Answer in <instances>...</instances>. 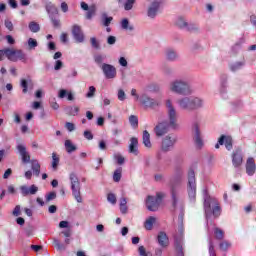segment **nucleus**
Instances as JSON below:
<instances>
[{"label":"nucleus","mask_w":256,"mask_h":256,"mask_svg":"<svg viewBox=\"0 0 256 256\" xmlns=\"http://www.w3.org/2000/svg\"><path fill=\"white\" fill-rule=\"evenodd\" d=\"M169 91H171V93H175V95L182 96L193 95V93H195V90L193 89V86H191V83L181 78L175 79L170 82Z\"/></svg>","instance_id":"nucleus-1"},{"label":"nucleus","mask_w":256,"mask_h":256,"mask_svg":"<svg viewBox=\"0 0 256 256\" xmlns=\"http://www.w3.org/2000/svg\"><path fill=\"white\" fill-rule=\"evenodd\" d=\"M166 105V115L168 123H170L171 129H179V113L177 112V107L173 104V100L167 99L165 102Z\"/></svg>","instance_id":"nucleus-2"},{"label":"nucleus","mask_w":256,"mask_h":256,"mask_svg":"<svg viewBox=\"0 0 256 256\" xmlns=\"http://www.w3.org/2000/svg\"><path fill=\"white\" fill-rule=\"evenodd\" d=\"M204 210L207 220H209L210 215H213L214 219L221 216V206L215 198L206 197L204 199Z\"/></svg>","instance_id":"nucleus-3"},{"label":"nucleus","mask_w":256,"mask_h":256,"mask_svg":"<svg viewBox=\"0 0 256 256\" xmlns=\"http://www.w3.org/2000/svg\"><path fill=\"white\" fill-rule=\"evenodd\" d=\"M70 185L72 189V194L77 203H83V198H81V182L79 177L74 172L69 175Z\"/></svg>","instance_id":"nucleus-4"},{"label":"nucleus","mask_w":256,"mask_h":256,"mask_svg":"<svg viewBox=\"0 0 256 256\" xmlns=\"http://www.w3.org/2000/svg\"><path fill=\"white\" fill-rule=\"evenodd\" d=\"M176 143H177V136L173 134H168L161 141L160 151L162 153H169L173 151V149H175Z\"/></svg>","instance_id":"nucleus-5"},{"label":"nucleus","mask_w":256,"mask_h":256,"mask_svg":"<svg viewBox=\"0 0 256 256\" xmlns=\"http://www.w3.org/2000/svg\"><path fill=\"white\" fill-rule=\"evenodd\" d=\"M192 133L196 149H203L205 142L203 141V136H201V128L199 126V122L195 121L192 123Z\"/></svg>","instance_id":"nucleus-6"},{"label":"nucleus","mask_w":256,"mask_h":256,"mask_svg":"<svg viewBox=\"0 0 256 256\" xmlns=\"http://www.w3.org/2000/svg\"><path fill=\"white\" fill-rule=\"evenodd\" d=\"M188 196L190 201H195V197H197V184L195 182V172L190 170L188 173Z\"/></svg>","instance_id":"nucleus-7"},{"label":"nucleus","mask_w":256,"mask_h":256,"mask_svg":"<svg viewBox=\"0 0 256 256\" xmlns=\"http://www.w3.org/2000/svg\"><path fill=\"white\" fill-rule=\"evenodd\" d=\"M6 57L9 61H12L13 63H17V61H27L23 50L6 48Z\"/></svg>","instance_id":"nucleus-8"},{"label":"nucleus","mask_w":256,"mask_h":256,"mask_svg":"<svg viewBox=\"0 0 256 256\" xmlns=\"http://www.w3.org/2000/svg\"><path fill=\"white\" fill-rule=\"evenodd\" d=\"M161 199H163V194L161 193H158L156 196H148L146 199L148 211H157L159 205H161Z\"/></svg>","instance_id":"nucleus-9"},{"label":"nucleus","mask_w":256,"mask_h":256,"mask_svg":"<svg viewBox=\"0 0 256 256\" xmlns=\"http://www.w3.org/2000/svg\"><path fill=\"white\" fill-rule=\"evenodd\" d=\"M169 129H171V124L167 121H162L155 126L154 133L156 137H163L169 133Z\"/></svg>","instance_id":"nucleus-10"},{"label":"nucleus","mask_w":256,"mask_h":256,"mask_svg":"<svg viewBox=\"0 0 256 256\" xmlns=\"http://www.w3.org/2000/svg\"><path fill=\"white\" fill-rule=\"evenodd\" d=\"M100 69L106 79H115V77H117V68L111 64L103 63Z\"/></svg>","instance_id":"nucleus-11"},{"label":"nucleus","mask_w":256,"mask_h":256,"mask_svg":"<svg viewBox=\"0 0 256 256\" xmlns=\"http://www.w3.org/2000/svg\"><path fill=\"white\" fill-rule=\"evenodd\" d=\"M140 103L146 107V109H155V107H159V105H161L159 101L149 97L147 94H142L140 96Z\"/></svg>","instance_id":"nucleus-12"},{"label":"nucleus","mask_w":256,"mask_h":256,"mask_svg":"<svg viewBox=\"0 0 256 256\" xmlns=\"http://www.w3.org/2000/svg\"><path fill=\"white\" fill-rule=\"evenodd\" d=\"M159 11H161V1L155 0L148 6L147 17L155 19L159 15Z\"/></svg>","instance_id":"nucleus-13"},{"label":"nucleus","mask_w":256,"mask_h":256,"mask_svg":"<svg viewBox=\"0 0 256 256\" xmlns=\"http://www.w3.org/2000/svg\"><path fill=\"white\" fill-rule=\"evenodd\" d=\"M72 35L76 43H85V34L83 33L81 26L74 24L72 26Z\"/></svg>","instance_id":"nucleus-14"},{"label":"nucleus","mask_w":256,"mask_h":256,"mask_svg":"<svg viewBox=\"0 0 256 256\" xmlns=\"http://www.w3.org/2000/svg\"><path fill=\"white\" fill-rule=\"evenodd\" d=\"M220 145H225L227 151H231V149H233V138H231V136L222 135L218 139V143L215 145V149H219Z\"/></svg>","instance_id":"nucleus-15"},{"label":"nucleus","mask_w":256,"mask_h":256,"mask_svg":"<svg viewBox=\"0 0 256 256\" xmlns=\"http://www.w3.org/2000/svg\"><path fill=\"white\" fill-rule=\"evenodd\" d=\"M181 188L179 186H171V197L173 207H177L181 203Z\"/></svg>","instance_id":"nucleus-16"},{"label":"nucleus","mask_w":256,"mask_h":256,"mask_svg":"<svg viewBox=\"0 0 256 256\" xmlns=\"http://www.w3.org/2000/svg\"><path fill=\"white\" fill-rule=\"evenodd\" d=\"M232 165L235 169H239L243 165V152L241 150H235L232 153Z\"/></svg>","instance_id":"nucleus-17"},{"label":"nucleus","mask_w":256,"mask_h":256,"mask_svg":"<svg viewBox=\"0 0 256 256\" xmlns=\"http://www.w3.org/2000/svg\"><path fill=\"white\" fill-rule=\"evenodd\" d=\"M205 101L200 97L190 96V111H197L203 109Z\"/></svg>","instance_id":"nucleus-18"},{"label":"nucleus","mask_w":256,"mask_h":256,"mask_svg":"<svg viewBox=\"0 0 256 256\" xmlns=\"http://www.w3.org/2000/svg\"><path fill=\"white\" fill-rule=\"evenodd\" d=\"M246 173L249 177H253L256 173V164H255V158L249 157L246 160L245 164Z\"/></svg>","instance_id":"nucleus-19"},{"label":"nucleus","mask_w":256,"mask_h":256,"mask_svg":"<svg viewBox=\"0 0 256 256\" xmlns=\"http://www.w3.org/2000/svg\"><path fill=\"white\" fill-rule=\"evenodd\" d=\"M178 106L180 109H183L184 111H191V96H184L177 101Z\"/></svg>","instance_id":"nucleus-20"},{"label":"nucleus","mask_w":256,"mask_h":256,"mask_svg":"<svg viewBox=\"0 0 256 256\" xmlns=\"http://www.w3.org/2000/svg\"><path fill=\"white\" fill-rule=\"evenodd\" d=\"M18 152L20 153V156L22 157L23 163H31V156L29 155V152H27V148L23 144H19L17 146Z\"/></svg>","instance_id":"nucleus-21"},{"label":"nucleus","mask_w":256,"mask_h":256,"mask_svg":"<svg viewBox=\"0 0 256 256\" xmlns=\"http://www.w3.org/2000/svg\"><path fill=\"white\" fill-rule=\"evenodd\" d=\"M128 151L132 155H139V140L136 137L130 139Z\"/></svg>","instance_id":"nucleus-22"},{"label":"nucleus","mask_w":256,"mask_h":256,"mask_svg":"<svg viewBox=\"0 0 256 256\" xmlns=\"http://www.w3.org/2000/svg\"><path fill=\"white\" fill-rule=\"evenodd\" d=\"M120 27L123 31H128L129 33L135 31V25L129 22V19L123 18L120 22Z\"/></svg>","instance_id":"nucleus-23"},{"label":"nucleus","mask_w":256,"mask_h":256,"mask_svg":"<svg viewBox=\"0 0 256 256\" xmlns=\"http://www.w3.org/2000/svg\"><path fill=\"white\" fill-rule=\"evenodd\" d=\"M65 97H67L68 101H75V96L73 95V92H69L66 89H60L58 91V98L65 99Z\"/></svg>","instance_id":"nucleus-24"},{"label":"nucleus","mask_w":256,"mask_h":256,"mask_svg":"<svg viewBox=\"0 0 256 256\" xmlns=\"http://www.w3.org/2000/svg\"><path fill=\"white\" fill-rule=\"evenodd\" d=\"M165 57L167 61H177V59H179V54L177 51H175V49L168 48L165 52Z\"/></svg>","instance_id":"nucleus-25"},{"label":"nucleus","mask_w":256,"mask_h":256,"mask_svg":"<svg viewBox=\"0 0 256 256\" xmlns=\"http://www.w3.org/2000/svg\"><path fill=\"white\" fill-rule=\"evenodd\" d=\"M157 239L160 247L169 246V237H167L165 232H159Z\"/></svg>","instance_id":"nucleus-26"},{"label":"nucleus","mask_w":256,"mask_h":256,"mask_svg":"<svg viewBox=\"0 0 256 256\" xmlns=\"http://www.w3.org/2000/svg\"><path fill=\"white\" fill-rule=\"evenodd\" d=\"M142 141H143V145L147 149H151L153 147V144L151 143V134H149L147 130L143 131Z\"/></svg>","instance_id":"nucleus-27"},{"label":"nucleus","mask_w":256,"mask_h":256,"mask_svg":"<svg viewBox=\"0 0 256 256\" xmlns=\"http://www.w3.org/2000/svg\"><path fill=\"white\" fill-rule=\"evenodd\" d=\"M31 169L35 177H39L41 175V164H39L38 160H31Z\"/></svg>","instance_id":"nucleus-28"},{"label":"nucleus","mask_w":256,"mask_h":256,"mask_svg":"<svg viewBox=\"0 0 256 256\" xmlns=\"http://www.w3.org/2000/svg\"><path fill=\"white\" fill-rule=\"evenodd\" d=\"M155 221L157 219L153 216H150L146 221L144 222V228L146 231H151L153 229V225H155Z\"/></svg>","instance_id":"nucleus-29"},{"label":"nucleus","mask_w":256,"mask_h":256,"mask_svg":"<svg viewBox=\"0 0 256 256\" xmlns=\"http://www.w3.org/2000/svg\"><path fill=\"white\" fill-rule=\"evenodd\" d=\"M245 67V61H238L230 64V70L233 71L234 73L237 71H240V69H243Z\"/></svg>","instance_id":"nucleus-30"},{"label":"nucleus","mask_w":256,"mask_h":256,"mask_svg":"<svg viewBox=\"0 0 256 256\" xmlns=\"http://www.w3.org/2000/svg\"><path fill=\"white\" fill-rule=\"evenodd\" d=\"M46 11L49 15H58L59 9H57V6L55 4L49 2L46 4Z\"/></svg>","instance_id":"nucleus-31"},{"label":"nucleus","mask_w":256,"mask_h":256,"mask_svg":"<svg viewBox=\"0 0 256 256\" xmlns=\"http://www.w3.org/2000/svg\"><path fill=\"white\" fill-rule=\"evenodd\" d=\"M64 146H65L67 153H73V152L77 151V146L75 144H73V142L71 140H65Z\"/></svg>","instance_id":"nucleus-32"},{"label":"nucleus","mask_w":256,"mask_h":256,"mask_svg":"<svg viewBox=\"0 0 256 256\" xmlns=\"http://www.w3.org/2000/svg\"><path fill=\"white\" fill-rule=\"evenodd\" d=\"M113 21V17L108 16L107 13H103L101 16V23L104 27H109Z\"/></svg>","instance_id":"nucleus-33"},{"label":"nucleus","mask_w":256,"mask_h":256,"mask_svg":"<svg viewBox=\"0 0 256 256\" xmlns=\"http://www.w3.org/2000/svg\"><path fill=\"white\" fill-rule=\"evenodd\" d=\"M176 25L177 27H179V29H186L189 25V23H187V20H185V18L183 17H178L176 20Z\"/></svg>","instance_id":"nucleus-34"},{"label":"nucleus","mask_w":256,"mask_h":256,"mask_svg":"<svg viewBox=\"0 0 256 256\" xmlns=\"http://www.w3.org/2000/svg\"><path fill=\"white\" fill-rule=\"evenodd\" d=\"M59 156H57V153L53 152L52 153V163H51V167L53 169V171H57V167H59Z\"/></svg>","instance_id":"nucleus-35"},{"label":"nucleus","mask_w":256,"mask_h":256,"mask_svg":"<svg viewBox=\"0 0 256 256\" xmlns=\"http://www.w3.org/2000/svg\"><path fill=\"white\" fill-rule=\"evenodd\" d=\"M120 211L123 215H126L128 208H127V198L122 197L120 198Z\"/></svg>","instance_id":"nucleus-36"},{"label":"nucleus","mask_w":256,"mask_h":256,"mask_svg":"<svg viewBox=\"0 0 256 256\" xmlns=\"http://www.w3.org/2000/svg\"><path fill=\"white\" fill-rule=\"evenodd\" d=\"M97 13V6L92 5L88 9V12L86 13V19L91 20L93 17H95V14Z\"/></svg>","instance_id":"nucleus-37"},{"label":"nucleus","mask_w":256,"mask_h":256,"mask_svg":"<svg viewBox=\"0 0 256 256\" xmlns=\"http://www.w3.org/2000/svg\"><path fill=\"white\" fill-rule=\"evenodd\" d=\"M29 27V30L32 32V33H39V31L41 30V27L39 26V24L35 21H32L29 23L28 25Z\"/></svg>","instance_id":"nucleus-38"},{"label":"nucleus","mask_w":256,"mask_h":256,"mask_svg":"<svg viewBox=\"0 0 256 256\" xmlns=\"http://www.w3.org/2000/svg\"><path fill=\"white\" fill-rule=\"evenodd\" d=\"M122 173H123L122 168H118L114 171L113 181H115V183H119V181H121Z\"/></svg>","instance_id":"nucleus-39"},{"label":"nucleus","mask_w":256,"mask_h":256,"mask_svg":"<svg viewBox=\"0 0 256 256\" xmlns=\"http://www.w3.org/2000/svg\"><path fill=\"white\" fill-rule=\"evenodd\" d=\"M230 247H231V242H229V241H227V240H224V241H222V242L219 244V249H220L221 251H224V252L229 251Z\"/></svg>","instance_id":"nucleus-40"},{"label":"nucleus","mask_w":256,"mask_h":256,"mask_svg":"<svg viewBox=\"0 0 256 256\" xmlns=\"http://www.w3.org/2000/svg\"><path fill=\"white\" fill-rule=\"evenodd\" d=\"M186 31H190V33H199L201 29L196 24H188V26L186 27Z\"/></svg>","instance_id":"nucleus-41"},{"label":"nucleus","mask_w":256,"mask_h":256,"mask_svg":"<svg viewBox=\"0 0 256 256\" xmlns=\"http://www.w3.org/2000/svg\"><path fill=\"white\" fill-rule=\"evenodd\" d=\"M136 1L137 0H126L124 3V10L131 11V9H133V5H135Z\"/></svg>","instance_id":"nucleus-42"},{"label":"nucleus","mask_w":256,"mask_h":256,"mask_svg":"<svg viewBox=\"0 0 256 256\" xmlns=\"http://www.w3.org/2000/svg\"><path fill=\"white\" fill-rule=\"evenodd\" d=\"M214 234H215V238L220 241L225 237V232H223V230H221L220 228H215Z\"/></svg>","instance_id":"nucleus-43"},{"label":"nucleus","mask_w":256,"mask_h":256,"mask_svg":"<svg viewBox=\"0 0 256 256\" xmlns=\"http://www.w3.org/2000/svg\"><path fill=\"white\" fill-rule=\"evenodd\" d=\"M90 43H91V47H93V49H101V44L99 43V40H97L96 37H91Z\"/></svg>","instance_id":"nucleus-44"},{"label":"nucleus","mask_w":256,"mask_h":256,"mask_svg":"<svg viewBox=\"0 0 256 256\" xmlns=\"http://www.w3.org/2000/svg\"><path fill=\"white\" fill-rule=\"evenodd\" d=\"M4 27H6L8 31H13V29H15L13 22L9 18L4 20Z\"/></svg>","instance_id":"nucleus-45"},{"label":"nucleus","mask_w":256,"mask_h":256,"mask_svg":"<svg viewBox=\"0 0 256 256\" xmlns=\"http://www.w3.org/2000/svg\"><path fill=\"white\" fill-rule=\"evenodd\" d=\"M129 123L132 127H137L139 125V119L135 115L129 117Z\"/></svg>","instance_id":"nucleus-46"},{"label":"nucleus","mask_w":256,"mask_h":256,"mask_svg":"<svg viewBox=\"0 0 256 256\" xmlns=\"http://www.w3.org/2000/svg\"><path fill=\"white\" fill-rule=\"evenodd\" d=\"M39 43L37 42V40L35 38H29L28 39V47L29 49H35L36 47H38Z\"/></svg>","instance_id":"nucleus-47"},{"label":"nucleus","mask_w":256,"mask_h":256,"mask_svg":"<svg viewBox=\"0 0 256 256\" xmlns=\"http://www.w3.org/2000/svg\"><path fill=\"white\" fill-rule=\"evenodd\" d=\"M208 245H209V256H217V254L215 253V245L213 244V240L209 239Z\"/></svg>","instance_id":"nucleus-48"},{"label":"nucleus","mask_w":256,"mask_h":256,"mask_svg":"<svg viewBox=\"0 0 256 256\" xmlns=\"http://www.w3.org/2000/svg\"><path fill=\"white\" fill-rule=\"evenodd\" d=\"M95 91H97V89H95V86H90L86 94V97L88 99H93V97H95Z\"/></svg>","instance_id":"nucleus-49"},{"label":"nucleus","mask_w":256,"mask_h":256,"mask_svg":"<svg viewBox=\"0 0 256 256\" xmlns=\"http://www.w3.org/2000/svg\"><path fill=\"white\" fill-rule=\"evenodd\" d=\"M107 201L111 203V205H115L117 203V196H115L113 193H109L107 195Z\"/></svg>","instance_id":"nucleus-50"},{"label":"nucleus","mask_w":256,"mask_h":256,"mask_svg":"<svg viewBox=\"0 0 256 256\" xmlns=\"http://www.w3.org/2000/svg\"><path fill=\"white\" fill-rule=\"evenodd\" d=\"M243 107V103L241 101H236L231 103L232 111H237V109H241Z\"/></svg>","instance_id":"nucleus-51"},{"label":"nucleus","mask_w":256,"mask_h":256,"mask_svg":"<svg viewBox=\"0 0 256 256\" xmlns=\"http://www.w3.org/2000/svg\"><path fill=\"white\" fill-rule=\"evenodd\" d=\"M53 245L54 247H56V249H58V251H64L65 246L63 244H61V242H59V240L54 239L53 240Z\"/></svg>","instance_id":"nucleus-52"},{"label":"nucleus","mask_w":256,"mask_h":256,"mask_svg":"<svg viewBox=\"0 0 256 256\" xmlns=\"http://www.w3.org/2000/svg\"><path fill=\"white\" fill-rule=\"evenodd\" d=\"M114 159L117 161L118 165H123V163H125V157L121 154H115Z\"/></svg>","instance_id":"nucleus-53"},{"label":"nucleus","mask_w":256,"mask_h":256,"mask_svg":"<svg viewBox=\"0 0 256 256\" xmlns=\"http://www.w3.org/2000/svg\"><path fill=\"white\" fill-rule=\"evenodd\" d=\"M104 60L105 58L103 57V55L101 54L94 55V61L97 65H101V63H103Z\"/></svg>","instance_id":"nucleus-54"},{"label":"nucleus","mask_w":256,"mask_h":256,"mask_svg":"<svg viewBox=\"0 0 256 256\" xmlns=\"http://www.w3.org/2000/svg\"><path fill=\"white\" fill-rule=\"evenodd\" d=\"M55 199H57V193L55 192H50L46 195V203H49L50 201H53Z\"/></svg>","instance_id":"nucleus-55"},{"label":"nucleus","mask_w":256,"mask_h":256,"mask_svg":"<svg viewBox=\"0 0 256 256\" xmlns=\"http://www.w3.org/2000/svg\"><path fill=\"white\" fill-rule=\"evenodd\" d=\"M69 114L72 115V117H75L76 115L79 114V107L78 106H73L69 108Z\"/></svg>","instance_id":"nucleus-56"},{"label":"nucleus","mask_w":256,"mask_h":256,"mask_svg":"<svg viewBox=\"0 0 256 256\" xmlns=\"http://www.w3.org/2000/svg\"><path fill=\"white\" fill-rule=\"evenodd\" d=\"M127 99V94H125V91L123 89L118 90V100L119 101H125Z\"/></svg>","instance_id":"nucleus-57"},{"label":"nucleus","mask_w":256,"mask_h":256,"mask_svg":"<svg viewBox=\"0 0 256 256\" xmlns=\"http://www.w3.org/2000/svg\"><path fill=\"white\" fill-rule=\"evenodd\" d=\"M20 191L23 197H27V195H31V193L29 192V187H27L26 185L21 186Z\"/></svg>","instance_id":"nucleus-58"},{"label":"nucleus","mask_w":256,"mask_h":256,"mask_svg":"<svg viewBox=\"0 0 256 256\" xmlns=\"http://www.w3.org/2000/svg\"><path fill=\"white\" fill-rule=\"evenodd\" d=\"M20 86L22 87V93H27L28 91V84H27V80L22 79L20 82Z\"/></svg>","instance_id":"nucleus-59"},{"label":"nucleus","mask_w":256,"mask_h":256,"mask_svg":"<svg viewBox=\"0 0 256 256\" xmlns=\"http://www.w3.org/2000/svg\"><path fill=\"white\" fill-rule=\"evenodd\" d=\"M60 69H63V61L57 60L54 65V70L60 71Z\"/></svg>","instance_id":"nucleus-60"},{"label":"nucleus","mask_w":256,"mask_h":256,"mask_svg":"<svg viewBox=\"0 0 256 256\" xmlns=\"http://www.w3.org/2000/svg\"><path fill=\"white\" fill-rule=\"evenodd\" d=\"M115 43H117V37L115 36H109L107 38V44L108 45H115Z\"/></svg>","instance_id":"nucleus-61"},{"label":"nucleus","mask_w":256,"mask_h":256,"mask_svg":"<svg viewBox=\"0 0 256 256\" xmlns=\"http://www.w3.org/2000/svg\"><path fill=\"white\" fill-rule=\"evenodd\" d=\"M37 191H39V187L35 186V185H31L29 187V192H30V195H36L37 194Z\"/></svg>","instance_id":"nucleus-62"},{"label":"nucleus","mask_w":256,"mask_h":256,"mask_svg":"<svg viewBox=\"0 0 256 256\" xmlns=\"http://www.w3.org/2000/svg\"><path fill=\"white\" fill-rule=\"evenodd\" d=\"M84 137L85 139H87L88 141H92L93 139V133H91V131L86 130L84 131Z\"/></svg>","instance_id":"nucleus-63"},{"label":"nucleus","mask_w":256,"mask_h":256,"mask_svg":"<svg viewBox=\"0 0 256 256\" xmlns=\"http://www.w3.org/2000/svg\"><path fill=\"white\" fill-rule=\"evenodd\" d=\"M250 23L254 27V29H256V16L255 15L250 16Z\"/></svg>","instance_id":"nucleus-64"}]
</instances>
